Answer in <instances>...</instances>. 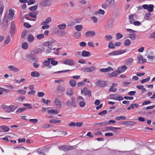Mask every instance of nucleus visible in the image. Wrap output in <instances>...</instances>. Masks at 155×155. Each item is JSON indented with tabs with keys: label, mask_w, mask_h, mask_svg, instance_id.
<instances>
[{
	"label": "nucleus",
	"mask_w": 155,
	"mask_h": 155,
	"mask_svg": "<svg viewBox=\"0 0 155 155\" xmlns=\"http://www.w3.org/2000/svg\"><path fill=\"white\" fill-rule=\"evenodd\" d=\"M18 108V105L16 104L8 106L4 105L3 106V108L5 112L7 113L12 112Z\"/></svg>",
	"instance_id": "nucleus-1"
},
{
	"label": "nucleus",
	"mask_w": 155,
	"mask_h": 155,
	"mask_svg": "<svg viewBox=\"0 0 155 155\" xmlns=\"http://www.w3.org/2000/svg\"><path fill=\"white\" fill-rule=\"evenodd\" d=\"M81 93L82 95L87 96L88 97H91V91L87 87H84L81 89Z\"/></svg>",
	"instance_id": "nucleus-2"
},
{
	"label": "nucleus",
	"mask_w": 155,
	"mask_h": 155,
	"mask_svg": "<svg viewBox=\"0 0 155 155\" xmlns=\"http://www.w3.org/2000/svg\"><path fill=\"white\" fill-rule=\"evenodd\" d=\"M126 52V51L124 49L117 51H114L109 54V55L115 56L122 54Z\"/></svg>",
	"instance_id": "nucleus-3"
},
{
	"label": "nucleus",
	"mask_w": 155,
	"mask_h": 155,
	"mask_svg": "<svg viewBox=\"0 0 155 155\" xmlns=\"http://www.w3.org/2000/svg\"><path fill=\"white\" fill-rule=\"evenodd\" d=\"M143 8L145 9H147L149 12H152L153 11V8L154 6L153 5L150 4L148 5L145 4L143 5Z\"/></svg>",
	"instance_id": "nucleus-4"
},
{
	"label": "nucleus",
	"mask_w": 155,
	"mask_h": 155,
	"mask_svg": "<svg viewBox=\"0 0 155 155\" xmlns=\"http://www.w3.org/2000/svg\"><path fill=\"white\" fill-rule=\"evenodd\" d=\"M71 99V100H68L66 102V104L69 107H74L76 106L75 99L73 98V97H72Z\"/></svg>",
	"instance_id": "nucleus-5"
},
{
	"label": "nucleus",
	"mask_w": 155,
	"mask_h": 155,
	"mask_svg": "<svg viewBox=\"0 0 155 155\" xmlns=\"http://www.w3.org/2000/svg\"><path fill=\"white\" fill-rule=\"evenodd\" d=\"M63 63L65 64L71 66L74 65L75 63L73 59L69 58L65 59L63 61Z\"/></svg>",
	"instance_id": "nucleus-6"
},
{
	"label": "nucleus",
	"mask_w": 155,
	"mask_h": 155,
	"mask_svg": "<svg viewBox=\"0 0 155 155\" xmlns=\"http://www.w3.org/2000/svg\"><path fill=\"white\" fill-rule=\"evenodd\" d=\"M95 84L97 86L100 87H103L106 86L107 84L106 82L100 80H97Z\"/></svg>",
	"instance_id": "nucleus-7"
},
{
	"label": "nucleus",
	"mask_w": 155,
	"mask_h": 155,
	"mask_svg": "<svg viewBox=\"0 0 155 155\" xmlns=\"http://www.w3.org/2000/svg\"><path fill=\"white\" fill-rule=\"evenodd\" d=\"M59 148L60 150H63L66 151L72 150L73 149V147L72 146H69L66 145H64L62 146L61 147H59Z\"/></svg>",
	"instance_id": "nucleus-8"
},
{
	"label": "nucleus",
	"mask_w": 155,
	"mask_h": 155,
	"mask_svg": "<svg viewBox=\"0 0 155 155\" xmlns=\"http://www.w3.org/2000/svg\"><path fill=\"white\" fill-rule=\"evenodd\" d=\"M114 23V21L110 19L108 20L105 24V28H111L113 26Z\"/></svg>",
	"instance_id": "nucleus-9"
},
{
	"label": "nucleus",
	"mask_w": 155,
	"mask_h": 155,
	"mask_svg": "<svg viewBox=\"0 0 155 155\" xmlns=\"http://www.w3.org/2000/svg\"><path fill=\"white\" fill-rule=\"evenodd\" d=\"M16 31L15 25L14 22H11L10 28V33L11 35L14 34Z\"/></svg>",
	"instance_id": "nucleus-10"
},
{
	"label": "nucleus",
	"mask_w": 155,
	"mask_h": 155,
	"mask_svg": "<svg viewBox=\"0 0 155 155\" xmlns=\"http://www.w3.org/2000/svg\"><path fill=\"white\" fill-rule=\"evenodd\" d=\"M9 130L10 129L8 126L4 125L0 126V132H2L3 131L8 132Z\"/></svg>",
	"instance_id": "nucleus-11"
},
{
	"label": "nucleus",
	"mask_w": 155,
	"mask_h": 155,
	"mask_svg": "<svg viewBox=\"0 0 155 155\" xmlns=\"http://www.w3.org/2000/svg\"><path fill=\"white\" fill-rule=\"evenodd\" d=\"M96 70V67L92 66L90 67H87L83 69V71L85 72H91Z\"/></svg>",
	"instance_id": "nucleus-12"
},
{
	"label": "nucleus",
	"mask_w": 155,
	"mask_h": 155,
	"mask_svg": "<svg viewBox=\"0 0 155 155\" xmlns=\"http://www.w3.org/2000/svg\"><path fill=\"white\" fill-rule=\"evenodd\" d=\"M127 68V67L125 65H123L121 67L118 68L117 70L120 74L124 72Z\"/></svg>",
	"instance_id": "nucleus-13"
},
{
	"label": "nucleus",
	"mask_w": 155,
	"mask_h": 155,
	"mask_svg": "<svg viewBox=\"0 0 155 155\" xmlns=\"http://www.w3.org/2000/svg\"><path fill=\"white\" fill-rule=\"evenodd\" d=\"M54 104L56 106L60 108L61 107V102L58 98L55 99Z\"/></svg>",
	"instance_id": "nucleus-14"
},
{
	"label": "nucleus",
	"mask_w": 155,
	"mask_h": 155,
	"mask_svg": "<svg viewBox=\"0 0 155 155\" xmlns=\"http://www.w3.org/2000/svg\"><path fill=\"white\" fill-rule=\"evenodd\" d=\"M8 68L10 71L15 73L19 71V70L18 68L12 65L9 66L8 67Z\"/></svg>",
	"instance_id": "nucleus-15"
},
{
	"label": "nucleus",
	"mask_w": 155,
	"mask_h": 155,
	"mask_svg": "<svg viewBox=\"0 0 155 155\" xmlns=\"http://www.w3.org/2000/svg\"><path fill=\"white\" fill-rule=\"evenodd\" d=\"M51 4L50 0H46L41 2L40 3V4L41 6L43 7L47 6Z\"/></svg>",
	"instance_id": "nucleus-16"
},
{
	"label": "nucleus",
	"mask_w": 155,
	"mask_h": 155,
	"mask_svg": "<svg viewBox=\"0 0 155 155\" xmlns=\"http://www.w3.org/2000/svg\"><path fill=\"white\" fill-rule=\"evenodd\" d=\"M85 36L88 37H93L95 35V32L93 31H88L85 33Z\"/></svg>",
	"instance_id": "nucleus-17"
},
{
	"label": "nucleus",
	"mask_w": 155,
	"mask_h": 155,
	"mask_svg": "<svg viewBox=\"0 0 155 155\" xmlns=\"http://www.w3.org/2000/svg\"><path fill=\"white\" fill-rule=\"evenodd\" d=\"M105 2L108 7H111L114 3V0H106Z\"/></svg>",
	"instance_id": "nucleus-18"
},
{
	"label": "nucleus",
	"mask_w": 155,
	"mask_h": 155,
	"mask_svg": "<svg viewBox=\"0 0 155 155\" xmlns=\"http://www.w3.org/2000/svg\"><path fill=\"white\" fill-rule=\"evenodd\" d=\"M120 73L118 72L117 70L114 72H113L110 74L109 75V76L110 78H112L113 77H117L119 74Z\"/></svg>",
	"instance_id": "nucleus-19"
},
{
	"label": "nucleus",
	"mask_w": 155,
	"mask_h": 155,
	"mask_svg": "<svg viewBox=\"0 0 155 155\" xmlns=\"http://www.w3.org/2000/svg\"><path fill=\"white\" fill-rule=\"evenodd\" d=\"M110 70L113 71V69L110 67H109L107 68H101L100 70V71L101 72H107Z\"/></svg>",
	"instance_id": "nucleus-20"
},
{
	"label": "nucleus",
	"mask_w": 155,
	"mask_h": 155,
	"mask_svg": "<svg viewBox=\"0 0 155 155\" xmlns=\"http://www.w3.org/2000/svg\"><path fill=\"white\" fill-rule=\"evenodd\" d=\"M48 60L50 61V62L51 64L53 66H55L58 64V62L57 61L54 60L53 58H48Z\"/></svg>",
	"instance_id": "nucleus-21"
},
{
	"label": "nucleus",
	"mask_w": 155,
	"mask_h": 155,
	"mask_svg": "<svg viewBox=\"0 0 155 155\" xmlns=\"http://www.w3.org/2000/svg\"><path fill=\"white\" fill-rule=\"evenodd\" d=\"M65 88L60 85H58L57 90L60 93L63 92L65 90Z\"/></svg>",
	"instance_id": "nucleus-22"
},
{
	"label": "nucleus",
	"mask_w": 155,
	"mask_h": 155,
	"mask_svg": "<svg viewBox=\"0 0 155 155\" xmlns=\"http://www.w3.org/2000/svg\"><path fill=\"white\" fill-rule=\"evenodd\" d=\"M81 55L84 57H88L90 55V53L85 50H83L82 52Z\"/></svg>",
	"instance_id": "nucleus-23"
},
{
	"label": "nucleus",
	"mask_w": 155,
	"mask_h": 155,
	"mask_svg": "<svg viewBox=\"0 0 155 155\" xmlns=\"http://www.w3.org/2000/svg\"><path fill=\"white\" fill-rule=\"evenodd\" d=\"M74 93V91L73 89L71 88H69L68 89L67 92L66 94L70 96H71Z\"/></svg>",
	"instance_id": "nucleus-24"
},
{
	"label": "nucleus",
	"mask_w": 155,
	"mask_h": 155,
	"mask_svg": "<svg viewBox=\"0 0 155 155\" xmlns=\"http://www.w3.org/2000/svg\"><path fill=\"white\" fill-rule=\"evenodd\" d=\"M105 14L104 10L101 9H99L98 11H96L94 13V14L96 15L98 14L103 15Z\"/></svg>",
	"instance_id": "nucleus-25"
},
{
	"label": "nucleus",
	"mask_w": 155,
	"mask_h": 155,
	"mask_svg": "<svg viewBox=\"0 0 155 155\" xmlns=\"http://www.w3.org/2000/svg\"><path fill=\"white\" fill-rule=\"evenodd\" d=\"M51 19L50 17L47 18L45 21L41 23V25H44L45 24H48L51 21Z\"/></svg>",
	"instance_id": "nucleus-26"
},
{
	"label": "nucleus",
	"mask_w": 155,
	"mask_h": 155,
	"mask_svg": "<svg viewBox=\"0 0 155 155\" xmlns=\"http://www.w3.org/2000/svg\"><path fill=\"white\" fill-rule=\"evenodd\" d=\"M120 128L119 127H107L106 128V130H102L103 132L105 131H107L109 130H115L117 129H120Z\"/></svg>",
	"instance_id": "nucleus-27"
},
{
	"label": "nucleus",
	"mask_w": 155,
	"mask_h": 155,
	"mask_svg": "<svg viewBox=\"0 0 155 155\" xmlns=\"http://www.w3.org/2000/svg\"><path fill=\"white\" fill-rule=\"evenodd\" d=\"M40 74L37 71H33L31 72V75L33 77H38L40 76Z\"/></svg>",
	"instance_id": "nucleus-28"
},
{
	"label": "nucleus",
	"mask_w": 155,
	"mask_h": 155,
	"mask_svg": "<svg viewBox=\"0 0 155 155\" xmlns=\"http://www.w3.org/2000/svg\"><path fill=\"white\" fill-rule=\"evenodd\" d=\"M50 64V61L48 60H46L43 62L42 68H44L45 67H47Z\"/></svg>",
	"instance_id": "nucleus-29"
},
{
	"label": "nucleus",
	"mask_w": 155,
	"mask_h": 155,
	"mask_svg": "<svg viewBox=\"0 0 155 155\" xmlns=\"http://www.w3.org/2000/svg\"><path fill=\"white\" fill-rule=\"evenodd\" d=\"M133 59L132 58H130L127 59L126 61V64L127 65H130L133 62Z\"/></svg>",
	"instance_id": "nucleus-30"
},
{
	"label": "nucleus",
	"mask_w": 155,
	"mask_h": 155,
	"mask_svg": "<svg viewBox=\"0 0 155 155\" xmlns=\"http://www.w3.org/2000/svg\"><path fill=\"white\" fill-rule=\"evenodd\" d=\"M129 37L132 40H134L136 39V34L134 33H130L129 35Z\"/></svg>",
	"instance_id": "nucleus-31"
},
{
	"label": "nucleus",
	"mask_w": 155,
	"mask_h": 155,
	"mask_svg": "<svg viewBox=\"0 0 155 155\" xmlns=\"http://www.w3.org/2000/svg\"><path fill=\"white\" fill-rule=\"evenodd\" d=\"M69 84L72 87L75 86L77 84L76 81L73 79H71L70 81Z\"/></svg>",
	"instance_id": "nucleus-32"
},
{
	"label": "nucleus",
	"mask_w": 155,
	"mask_h": 155,
	"mask_svg": "<svg viewBox=\"0 0 155 155\" xmlns=\"http://www.w3.org/2000/svg\"><path fill=\"white\" fill-rule=\"evenodd\" d=\"M34 39V36L31 35H30L28 38V41L29 42L33 41Z\"/></svg>",
	"instance_id": "nucleus-33"
},
{
	"label": "nucleus",
	"mask_w": 155,
	"mask_h": 155,
	"mask_svg": "<svg viewBox=\"0 0 155 155\" xmlns=\"http://www.w3.org/2000/svg\"><path fill=\"white\" fill-rule=\"evenodd\" d=\"M129 22L130 23V24H133L134 21V15H130L129 16Z\"/></svg>",
	"instance_id": "nucleus-34"
},
{
	"label": "nucleus",
	"mask_w": 155,
	"mask_h": 155,
	"mask_svg": "<svg viewBox=\"0 0 155 155\" xmlns=\"http://www.w3.org/2000/svg\"><path fill=\"white\" fill-rule=\"evenodd\" d=\"M55 49V48L52 49L50 47L48 46L46 48V51L48 53L50 52L53 53V51H54Z\"/></svg>",
	"instance_id": "nucleus-35"
},
{
	"label": "nucleus",
	"mask_w": 155,
	"mask_h": 155,
	"mask_svg": "<svg viewBox=\"0 0 155 155\" xmlns=\"http://www.w3.org/2000/svg\"><path fill=\"white\" fill-rule=\"evenodd\" d=\"M96 125H100L101 126H104L107 125V122L105 121L104 122L98 123L95 124Z\"/></svg>",
	"instance_id": "nucleus-36"
},
{
	"label": "nucleus",
	"mask_w": 155,
	"mask_h": 155,
	"mask_svg": "<svg viewBox=\"0 0 155 155\" xmlns=\"http://www.w3.org/2000/svg\"><path fill=\"white\" fill-rule=\"evenodd\" d=\"M49 122L51 123H54L55 124L57 123L59 124L61 123V121L60 120L51 119L50 120Z\"/></svg>",
	"instance_id": "nucleus-37"
},
{
	"label": "nucleus",
	"mask_w": 155,
	"mask_h": 155,
	"mask_svg": "<svg viewBox=\"0 0 155 155\" xmlns=\"http://www.w3.org/2000/svg\"><path fill=\"white\" fill-rule=\"evenodd\" d=\"M75 28L77 31H80L83 28V26L81 25H77L75 26Z\"/></svg>",
	"instance_id": "nucleus-38"
},
{
	"label": "nucleus",
	"mask_w": 155,
	"mask_h": 155,
	"mask_svg": "<svg viewBox=\"0 0 155 155\" xmlns=\"http://www.w3.org/2000/svg\"><path fill=\"white\" fill-rule=\"evenodd\" d=\"M58 27L60 29H64L66 28V25L65 23H62L61 25H58Z\"/></svg>",
	"instance_id": "nucleus-39"
},
{
	"label": "nucleus",
	"mask_w": 155,
	"mask_h": 155,
	"mask_svg": "<svg viewBox=\"0 0 155 155\" xmlns=\"http://www.w3.org/2000/svg\"><path fill=\"white\" fill-rule=\"evenodd\" d=\"M14 15V12L13 10L12 9H10L9 11V13L8 14L9 18H12Z\"/></svg>",
	"instance_id": "nucleus-40"
},
{
	"label": "nucleus",
	"mask_w": 155,
	"mask_h": 155,
	"mask_svg": "<svg viewBox=\"0 0 155 155\" xmlns=\"http://www.w3.org/2000/svg\"><path fill=\"white\" fill-rule=\"evenodd\" d=\"M26 109V108L24 107H21L18 109L16 111V113H21L25 110Z\"/></svg>",
	"instance_id": "nucleus-41"
},
{
	"label": "nucleus",
	"mask_w": 155,
	"mask_h": 155,
	"mask_svg": "<svg viewBox=\"0 0 155 155\" xmlns=\"http://www.w3.org/2000/svg\"><path fill=\"white\" fill-rule=\"evenodd\" d=\"M22 48L25 49H26L28 48V45L27 42H24L23 43L22 45Z\"/></svg>",
	"instance_id": "nucleus-42"
},
{
	"label": "nucleus",
	"mask_w": 155,
	"mask_h": 155,
	"mask_svg": "<svg viewBox=\"0 0 155 155\" xmlns=\"http://www.w3.org/2000/svg\"><path fill=\"white\" fill-rule=\"evenodd\" d=\"M124 98L120 95L118 94V96H116L115 100L118 101H121L124 100Z\"/></svg>",
	"instance_id": "nucleus-43"
},
{
	"label": "nucleus",
	"mask_w": 155,
	"mask_h": 155,
	"mask_svg": "<svg viewBox=\"0 0 155 155\" xmlns=\"http://www.w3.org/2000/svg\"><path fill=\"white\" fill-rule=\"evenodd\" d=\"M48 113L50 114H57L58 113V111L56 110H54V109L50 110L48 111Z\"/></svg>",
	"instance_id": "nucleus-44"
},
{
	"label": "nucleus",
	"mask_w": 155,
	"mask_h": 155,
	"mask_svg": "<svg viewBox=\"0 0 155 155\" xmlns=\"http://www.w3.org/2000/svg\"><path fill=\"white\" fill-rule=\"evenodd\" d=\"M0 14H2L3 13L4 8V5L3 3H0Z\"/></svg>",
	"instance_id": "nucleus-45"
},
{
	"label": "nucleus",
	"mask_w": 155,
	"mask_h": 155,
	"mask_svg": "<svg viewBox=\"0 0 155 155\" xmlns=\"http://www.w3.org/2000/svg\"><path fill=\"white\" fill-rule=\"evenodd\" d=\"M37 13L35 12H32L29 13V15L33 18H36L37 17Z\"/></svg>",
	"instance_id": "nucleus-46"
},
{
	"label": "nucleus",
	"mask_w": 155,
	"mask_h": 155,
	"mask_svg": "<svg viewBox=\"0 0 155 155\" xmlns=\"http://www.w3.org/2000/svg\"><path fill=\"white\" fill-rule=\"evenodd\" d=\"M131 44V41L129 39H126L124 42V45L126 46H129Z\"/></svg>",
	"instance_id": "nucleus-47"
},
{
	"label": "nucleus",
	"mask_w": 155,
	"mask_h": 155,
	"mask_svg": "<svg viewBox=\"0 0 155 155\" xmlns=\"http://www.w3.org/2000/svg\"><path fill=\"white\" fill-rule=\"evenodd\" d=\"M84 101V99L83 97L81 96H79L77 99V101L78 103H79L81 102Z\"/></svg>",
	"instance_id": "nucleus-48"
},
{
	"label": "nucleus",
	"mask_w": 155,
	"mask_h": 155,
	"mask_svg": "<svg viewBox=\"0 0 155 155\" xmlns=\"http://www.w3.org/2000/svg\"><path fill=\"white\" fill-rule=\"evenodd\" d=\"M117 89L116 88H114L113 86H111L109 90V92H115L117 91Z\"/></svg>",
	"instance_id": "nucleus-49"
},
{
	"label": "nucleus",
	"mask_w": 155,
	"mask_h": 155,
	"mask_svg": "<svg viewBox=\"0 0 155 155\" xmlns=\"http://www.w3.org/2000/svg\"><path fill=\"white\" fill-rule=\"evenodd\" d=\"M150 77H148V78L144 79L142 80L141 81V83L142 84H143L144 83H145L146 82H148L150 80Z\"/></svg>",
	"instance_id": "nucleus-50"
},
{
	"label": "nucleus",
	"mask_w": 155,
	"mask_h": 155,
	"mask_svg": "<svg viewBox=\"0 0 155 155\" xmlns=\"http://www.w3.org/2000/svg\"><path fill=\"white\" fill-rule=\"evenodd\" d=\"M118 96V94H111L109 95V98L115 100L116 96Z\"/></svg>",
	"instance_id": "nucleus-51"
},
{
	"label": "nucleus",
	"mask_w": 155,
	"mask_h": 155,
	"mask_svg": "<svg viewBox=\"0 0 155 155\" xmlns=\"http://www.w3.org/2000/svg\"><path fill=\"white\" fill-rule=\"evenodd\" d=\"M126 117L125 116H119L116 118L115 119L117 120H126Z\"/></svg>",
	"instance_id": "nucleus-52"
},
{
	"label": "nucleus",
	"mask_w": 155,
	"mask_h": 155,
	"mask_svg": "<svg viewBox=\"0 0 155 155\" xmlns=\"http://www.w3.org/2000/svg\"><path fill=\"white\" fill-rule=\"evenodd\" d=\"M38 6L36 5H35L34 6L30 7L29 9L31 11H34L36 10Z\"/></svg>",
	"instance_id": "nucleus-53"
},
{
	"label": "nucleus",
	"mask_w": 155,
	"mask_h": 155,
	"mask_svg": "<svg viewBox=\"0 0 155 155\" xmlns=\"http://www.w3.org/2000/svg\"><path fill=\"white\" fill-rule=\"evenodd\" d=\"M108 47L110 48H114L115 47L112 41H110V42L108 45Z\"/></svg>",
	"instance_id": "nucleus-54"
},
{
	"label": "nucleus",
	"mask_w": 155,
	"mask_h": 155,
	"mask_svg": "<svg viewBox=\"0 0 155 155\" xmlns=\"http://www.w3.org/2000/svg\"><path fill=\"white\" fill-rule=\"evenodd\" d=\"M36 37L39 40H41L44 38V35L43 34H40L38 35H37Z\"/></svg>",
	"instance_id": "nucleus-55"
},
{
	"label": "nucleus",
	"mask_w": 155,
	"mask_h": 155,
	"mask_svg": "<svg viewBox=\"0 0 155 155\" xmlns=\"http://www.w3.org/2000/svg\"><path fill=\"white\" fill-rule=\"evenodd\" d=\"M70 71V70H62V71H58L55 72L54 73H65L66 72H68V71Z\"/></svg>",
	"instance_id": "nucleus-56"
},
{
	"label": "nucleus",
	"mask_w": 155,
	"mask_h": 155,
	"mask_svg": "<svg viewBox=\"0 0 155 155\" xmlns=\"http://www.w3.org/2000/svg\"><path fill=\"white\" fill-rule=\"evenodd\" d=\"M134 25L136 26H140L141 25V22L138 21H135L133 23Z\"/></svg>",
	"instance_id": "nucleus-57"
},
{
	"label": "nucleus",
	"mask_w": 155,
	"mask_h": 155,
	"mask_svg": "<svg viewBox=\"0 0 155 155\" xmlns=\"http://www.w3.org/2000/svg\"><path fill=\"white\" fill-rule=\"evenodd\" d=\"M17 92L19 94H26V92L25 90H18L17 91Z\"/></svg>",
	"instance_id": "nucleus-58"
},
{
	"label": "nucleus",
	"mask_w": 155,
	"mask_h": 155,
	"mask_svg": "<svg viewBox=\"0 0 155 155\" xmlns=\"http://www.w3.org/2000/svg\"><path fill=\"white\" fill-rule=\"evenodd\" d=\"M116 36L117 39H120L123 37V35L120 33H118L116 34Z\"/></svg>",
	"instance_id": "nucleus-59"
},
{
	"label": "nucleus",
	"mask_w": 155,
	"mask_h": 155,
	"mask_svg": "<svg viewBox=\"0 0 155 155\" xmlns=\"http://www.w3.org/2000/svg\"><path fill=\"white\" fill-rule=\"evenodd\" d=\"M11 39L9 36H8L6 39L5 41V45L8 44L10 41Z\"/></svg>",
	"instance_id": "nucleus-60"
},
{
	"label": "nucleus",
	"mask_w": 155,
	"mask_h": 155,
	"mask_svg": "<svg viewBox=\"0 0 155 155\" xmlns=\"http://www.w3.org/2000/svg\"><path fill=\"white\" fill-rule=\"evenodd\" d=\"M41 101L45 104H48V103H49L51 102V101L48 100H45V99H43L41 100Z\"/></svg>",
	"instance_id": "nucleus-61"
},
{
	"label": "nucleus",
	"mask_w": 155,
	"mask_h": 155,
	"mask_svg": "<svg viewBox=\"0 0 155 155\" xmlns=\"http://www.w3.org/2000/svg\"><path fill=\"white\" fill-rule=\"evenodd\" d=\"M131 107V108L134 109V107H138L139 106V105L136 104H132L130 105Z\"/></svg>",
	"instance_id": "nucleus-62"
},
{
	"label": "nucleus",
	"mask_w": 155,
	"mask_h": 155,
	"mask_svg": "<svg viewBox=\"0 0 155 155\" xmlns=\"http://www.w3.org/2000/svg\"><path fill=\"white\" fill-rule=\"evenodd\" d=\"M150 12L147 13L145 14L144 18L146 20H148L150 16Z\"/></svg>",
	"instance_id": "nucleus-63"
},
{
	"label": "nucleus",
	"mask_w": 155,
	"mask_h": 155,
	"mask_svg": "<svg viewBox=\"0 0 155 155\" xmlns=\"http://www.w3.org/2000/svg\"><path fill=\"white\" fill-rule=\"evenodd\" d=\"M29 121L30 122H32L33 124H35L38 122V120L36 119H30Z\"/></svg>",
	"instance_id": "nucleus-64"
}]
</instances>
